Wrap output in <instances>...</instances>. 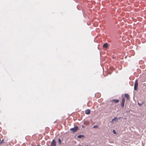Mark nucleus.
<instances>
[{"label":"nucleus","instance_id":"23","mask_svg":"<svg viewBox=\"0 0 146 146\" xmlns=\"http://www.w3.org/2000/svg\"><path fill=\"white\" fill-rule=\"evenodd\" d=\"M116 100V101H117V100Z\"/></svg>","mask_w":146,"mask_h":146},{"label":"nucleus","instance_id":"11","mask_svg":"<svg viewBox=\"0 0 146 146\" xmlns=\"http://www.w3.org/2000/svg\"><path fill=\"white\" fill-rule=\"evenodd\" d=\"M108 46V45L107 44V43H105L103 45V47L104 48H107Z\"/></svg>","mask_w":146,"mask_h":146},{"label":"nucleus","instance_id":"2","mask_svg":"<svg viewBox=\"0 0 146 146\" xmlns=\"http://www.w3.org/2000/svg\"><path fill=\"white\" fill-rule=\"evenodd\" d=\"M129 99V95L127 94H125L124 97H123L122 100H128Z\"/></svg>","mask_w":146,"mask_h":146},{"label":"nucleus","instance_id":"4","mask_svg":"<svg viewBox=\"0 0 146 146\" xmlns=\"http://www.w3.org/2000/svg\"><path fill=\"white\" fill-rule=\"evenodd\" d=\"M138 81L137 80L135 81L134 83V89L135 90H137L138 89Z\"/></svg>","mask_w":146,"mask_h":146},{"label":"nucleus","instance_id":"9","mask_svg":"<svg viewBox=\"0 0 146 146\" xmlns=\"http://www.w3.org/2000/svg\"><path fill=\"white\" fill-rule=\"evenodd\" d=\"M121 107L122 108H123L124 107V105H125V101H121Z\"/></svg>","mask_w":146,"mask_h":146},{"label":"nucleus","instance_id":"7","mask_svg":"<svg viewBox=\"0 0 146 146\" xmlns=\"http://www.w3.org/2000/svg\"><path fill=\"white\" fill-rule=\"evenodd\" d=\"M90 110L89 109H87L85 110V113L86 114H89L90 112Z\"/></svg>","mask_w":146,"mask_h":146},{"label":"nucleus","instance_id":"20","mask_svg":"<svg viewBox=\"0 0 146 146\" xmlns=\"http://www.w3.org/2000/svg\"><path fill=\"white\" fill-rule=\"evenodd\" d=\"M82 128H84L85 127V126L83 125H82Z\"/></svg>","mask_w":146,"mask_h":146},{"label":"nucleus","instance_id":"25","mask_svg":"<svg viewBox=\"0 0 146 146\" xmlns=\"http://www.w3.org/2000/svg\"><path fill=\"white\" fill-rule=\"evenodd\" d=\"M55 123V121L54 122V123Z\"/></svg>","mask_w":146,"mask_h":146},{"label":"nucleus","instance_id":"26","mask_svg":"<svg viewBox=\"0 0 146 146\" xmlns=\"http://www.w3.org/2000/svg\"><path fill=\"white\" fill-rule=\"evenodd\" d=\"M86 146H89L88 145H87Z\"/></svg>","mask_w":146,"mask_h":146},{"label":"nucleus","instance_id":"15","mask_svg":"<svg viewBox=\"0 0 146 146\" xmlns=\"http://www.w3.org/2000/svg\"><path fill=\"white\" fill-rule=\"evenodd\" d=\"M4 142V140L3 139H2L1 140V141H0V145L3 143Z\"/></svg>","mask_w":146,"mask_h":146},{"label":"nucleus","instance_id":"24","mask_svg":"<svg viewBox=\"0 0 146 146\" xmlns=\"http://www.w3.org/2000/svg\"><path fill=\"white\" fill-rule=\"evenodd\" d=\"M78 146H82V145H79Z\"/></svg>","mask_w":146,"mask_h":146},{"label":"nucleus","instance_id":"8","mask_svg":"<svg viewBox=\"0 0 146 146\" xmlns=\"http://www.w3.org/2000/svg\"><path fill=\"white\" fill-rule=\"evenodd\" d=\"M101 94L99 93H96L95 95V96L96 97L98 98H100L101 96Z\"/></svg>","mask_w":146,"mask_h":146},{"label":"nucleus","instance_id":"18","mask_svg":"<svg viewBox=\"0 0 146 146\" xmlns=\"http://www.w3.org/2000/svg\"><path fill=\"white\" fill-rule=\"evenodd\" d=\"M111 101L112 102H114L115 103H118L119 102V101Z\"/></svg>","mask_w":146,"mask_h":146},{"label":"nucleus","instance_id":"17","mask_svg":"<svg viewBox=\"0 0 146 146\" xmlns=\"http://www.w3.org/2000/svg\"><path fill=\"white\" fill-rule=\"evenodd\" d=\"M122 118V117H117V121L118 120H120Z\"/></svg>","mask_w":146,"mask_h":146},{"label":"nucleus","instance_id":"12","mask_svg":"<svg viewBox=\"0 0 146 146\" xmlns=\"http://www.w3.org/2000/svg\"><path fill=\"white\" fill-rule=\"evenodd\" d=\"M113 119V120H114L115 122H118V121L117 120V117H115Z\"/></svg>","mask_w":146,"mask_h":146},{"label":"nucleus","instance_id":"6","mask_svg":"<svg viewBox=\"0 0 146 146\" xmlns=\"http://www.w3.org/2000/svg\"><path fill=\"white\" fill-rule=\"evenodd\" d=\"M85 137V136L84 135L80 134L77 136V138L81 139L82 138H84Z\"/></svg>","mask_w":146,"mask_h":146},{"label":"nucleus","instance_id":"13","mask_svg":"<svg viewBox=\"0 0 146 146\" xmlns=\"http://www.w3.org/2000/svg\"><path fill=\"white\" fill-rule=\"evenodd\" d=\"M98 125H95L93 127V128L98 129Z\"/></svg>","mask_w":146,"mask_h":146},{"label":"nucleus","instance_id":"3","mask_svg":"<svg viewBox=\"0 0 146 146\" xmlns=\"http://www.w3.org/2000/svg\"><path fill=\"white\" fill-rule=\"evenodd\" d=\"M56 142L54 139L51 141L50 146H56Z\"/></svg>","mask_w":146,"mask_h":146},{"label":"nucleus","instance_id":"5","mask_svg":"<svg viewBox=\"0 0 146 146\" xmlns=\"http://www.w3.org/2000/svg\"><path fill=\"white\" fill-rule=\"evenodd\" d=\"M138 105L140 106H141L144 103L143 101H137Z\"/></svg>","mask_w":146,"mask_h":146},{"label":"nucleus","instance_id":"10","mask_svg":"<svg viewBox=\"0 0 146 146\" xmlns=\"http://www.w3.org/2000/svg\"><path fill=\"white\" fill-rule=\"evenodd\" d=\"M58 142L60 145H61V144L62 141L60 138H59L58 139Z\"/></svg>","mask_w":146,"mask_h":146},{"label":"nucleus","instance_id":"22","mask_svg":"<svg viewBox=\"0 0 146 146\" xmlns=\"http://www.w3.org/2000/svg\"><path fill=\"white\" fill-rule=\"evenodd\" d=\"M36 146H41V145H36Z\"/></svg>","mask_w":146,"mask_h":146},{"label":"nucleus","instance_id":"16","mask_svg":"<svg viewBox=\"0 0 146 146\" xmlns=\"http://www.w3.org/2000/svg\"><path fill=\"white\" fill-rule=\"evenodd\" d=\"M115 122L113 120V119L111 120L110 121V123H111L113 124L114 123V122Z\"/></svg>","mask_w":146,"mask_h":146},{"label":"nucleus","instance_id":"1","mask_svg":"<svg viewBox=\"0 0 146 146\" xmlns=\"http://www.w3.org/2000/svg\"><path fill=\"white\" fill-rule=\"evenodd\" d=\"M80 129L77 126H74V127L71 128L70 130L73 133H74L76 131L78 130H79Z\"/></svg>","mask_w":146,"mask_h":146},{"label":"nucleus","instance_id":"14","mask_svg":"<svg viewBox=\"0 0 146 146\" xmlns=\"http://www.w3.org/2000/svg\"><path fill=\"white\" fill-rule=\"evenodd\" d=\"M112 132L114 134H116L117 133V132L116 131L113 129V131H112Z\"/></svg>","mask_w":146,"mask_h":146},{"label":"nucleus","instance_id":"21","mask_svg":"<svg viewBox=\"0 0 146 146\" xmlns=\"http://www.w3.org/2000/svg\"><path fill=\"white\" fill-rule=\"evenodd\" d=\"M126 119V117H124L123 118V119Z\"/></svg>","mask_w":146,"mask_h":146},{"label":"nucleus","instance_id":"19","mask_svg":"<svg viewBox=\"0 0 146 146\" xmlns=\"http://www.w3.org/2000/svg\"><path fill=\"white\" fill-rule=\"evenodd\" d=\"M84 123L85 125H87L88 124V123H86L85 122H84Z\"/></svg>","mask_w":146,"mask_h":146}]
</instances>
